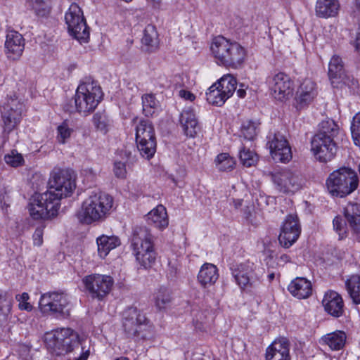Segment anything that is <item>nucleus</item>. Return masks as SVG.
Here are the masks:
<instances>
[{
    "instance_id": "1",
    "label": "nucleus",
    "mask_w": 360,
    "mask_h": 360,
    "mask_svg": "<svg viewBox=\"0 0 360 360\" xmlns=\"http://www.w3.org/2000/svg\"><path fill=\"white\" fill-rule=\"evenodd\" d=\"M210 51L218 65L233 69L240 68L247 58V51L243 46L222 36L212 39Z\"/></svg>"
},
{
    "instance_id": "2",
    "label": "nucleus",
    "mask_w": 360,
    "mask_h": 360,
    "mask_svg": "<svg viewBox=\"0 0 360 360\" xmlns=\"http://www.w3.org/2000/svg\"><path fill=\"white\" fill-rule=\"evenodd\" d=\"M103 93L98 82L89 77L78 86L75 96V106L65 105L63 108L70 113L77 112L86 116L96 108L103 98Z\"/></svg>"
},
{
    "instance_id": "3",
    "label": "nucleus",
    "mask_w": 360,
    "mask_h": 360,
    "mask_svg": "<svg viewBox=\"0 0 360 360\" xmlns=\"http://www.w3.org/2000/svg\"><path fill=\"white\" fill-rule=\"evenodd\" d=\"M114 204L111 195L103 192H93L77 212L78 219L84 224L103 221L110 215Z\"/></svg>"
},
{
    "instance_id": "4",
    "label": "nucleus",
    "mask_w": 360,
    "mask_h": 360,
    "mask_svg": "<svg viewBox=\"0 0 360 360\" xmlns=\"http://www.w3.org/2000/svg\"><path fill=\"white\" fill-rule=\"evenodd\" d=\"M339 130L338 125L332 120L321 122L319 133L311 142V150L319 161L327 162L335 157L337 147L334 138Z\"/></svg>"
},
{
    "instance_id": "5",
    "label": "nucleus",
    "mask_w": 360,
    "mask_h": 360,
    "mask_svg": "<svg viewBox=\"0 0 360 360\" xmlns=\"http://www.w3.org/2000/svg\"><path fill=\"white\" fill-rule=\"evenodd\" d=\"M131 245L136 260L141 267L148 269L154 265L157 253L154 248L153 236L146 226L134 227Z\"/></svg>"
},
{
    "instance_id": "6",
    "label": "nucleus",
    "mask_w": 360,
    "mask_h": 360,
    "mask_svg": "<svg viewBox=\"0 0 360 360\" xmlns=\"http://www.w3.org/2000/svg\"><path fill=\"white\" fill-rule=\"evenodd\" d=\"M358 184L356 173L350 168L342 167L329 175L326 180V188L333 196L342 198L354 192Z\"/></svg>"
},
{
    "instance_id": "7",
    "label": "nucleus",
    "mask_w": 360,
    "mask_h": 360,
    "mask_svg": "<svg viewBox=\"0 0 360 360\" xmlns=\"http://www.w3.org/2000/svg\"><path fill=\"white\" fill-rule=\"evenodd\" d=\"M24 110V103L15 95L6 97L1 108V126L3 142H6L8 140L9 135L17 129L21 122Z\"/></svg>"
},
{
    "instance_id": "8",
    "label": "nucleus",
    "mask_w": 360,
    "mask_h": 360,
    "mask_svg": "<svg viewBox=\"0 0 360 360\" xmlns=\"http://www.w3.org/2000/svg\"><path fill=\"white\" fill-rule=\"evenodd\" d=\"M49 189L43 193L42 200H53L55 205L60 204L63 198L69 196L75 188L70 173L68 170L54 171L49 181Z\"/></svg>"
},
{
    "instance_id": "9",
    "label": "nucleus",
    "mask_w": 360,
    "mask_h": 360,
    "mask_svg": "<svg viewBox=\"0 0 360 360\" xmlns=\"http://www.w3.org/2000/svg\"><path fill=\"white\" fill-rule=\"evenodd\" d=\"M48 349L56 355H64L78 347L79 340L77 334L70 328H60L45 335Z\"/></svg>"
},
{
    "instance_id": "10",
    "label": "nucleus",
    "mask_w": 360,
    "mask_h": 360,
    "mask_svg": "<svg viewBox=\"0 0 360 360\" xmlns=\"http://www.w3.org/2000/svg\"><path fill=\"white\" fill-rule=\"evenodd\" d=\"M39 307L41 313L58 318L70 316L71 304L67 294L63 292H48L41 295Z\"/></svg>"
},
{
    "instance_id": "11",
    "label": "nucleus",
    "mask_w": 360,
    "mask_h": 360,
    "mask_svg": "<svg viewBox=\"0 0 360 360\" xmlns=\"http://www.w3.org/2000/svg\"><path fill=\"white\" fill-rule=\"evenodd\" d=\"M136 143L140 155L147 159L152 158L157 148L156 137L152 123L141 120L136 127Z\"/></svg>"
},
{
    "instance_id": "12",
    "label": "nucleus",
    "mask_w": 360,
    "mask_h": 360,
    "mask_svg": "<svg viewBox=\"0 0 360 360\" xmlns=\"http://www.w3.org/2000/svg\"><path fill=\"white\" fill-rule=\"evenodd\" d=\"M231 274L240 288L247 292H255L259 285V277L256 273V265L249 261L233 265Z\"/></svg>"
},
{
    "instance_id": "13",
    "label": "nucleus",
    "mask_w": 360,
    "mask_h": 360,
    "mask_svg": "<svg viewBox=\"0 0 360 360\" xmlns=\"http://www.w3.org/2000/svg\"><path fill=\"white\" fill-rule=\"evenodd\" d=\"M270 176L276 188L283 193L300 190L305 182L299 172L286 168L276 169L270 173Z\"/></svg>"
},
{
    "instance_id": "14",
    "label": "nucleus",
    "mask_w": 360,
    "mask_h": 360,
    "mask_svg": "<svg viewBox=\"0 0 360 360\" xmlns=\"http://www.w3.org/2000/svg\"><path fill=\"white\" fill-rule=\"evenodd\" d=\"M65 23L70 34L77 40L87 42L89 38V28L84 18L83 12L76 4H72L65 15Z\"/></svg>"
},
{
    "instance_id": "15",
    "label": "nucleus",
    "mask_w": 360,
    "mask_h": 360,
    "mask_svg": "<svg viewBox=\"0 0 360 360\" xmlns=\"http://www.w3.org/2000/svg\"><path fill=\"white\" fill-rule=\"evenodd\" d=\"M82 283L92 298L103 300L111 291L114 279L108 275L92 274L84 276Z\"/></svg>"
},
{
    "instance_id": "16",
    "label": "nucleus",
    "mask_w": 360,
    "mask_h": 360,
    "mask_svg": "<svg viewBox=\"0 0 360 360\" xmlns=\"http://www.w3.org/2000/svg\"><path fill=\"white\" fill-rule=\"evenodd\" d=\"M148 324L145 315L136 307H131L122 313V327L129 338H144L141 333Z\"/></svg>"
},
{
    "instance_id": "17",
    "label": "nucleus",
    "mask_w": 360,
    "mask_h": 360,
    "mask_svg": "<svg viewBox=\"0 0 360 360\" xmlns=\"http://www.w3.org/2000/svg\"><path fill=\"white\" fill-rule=\"evenodd\" d=\"M266 82L271 96L277 101H285L293 93V82L283 72H278L268 77Z\"/></svg>"
},
{
    "instance_id": "18",
    "label": "nucleus",
    "mask_w": 360,
    "mask_h": 360,
    "mask_svg": "<svg viewBox=\"0 0 360 360\" xmlns=\"http://www.w3.org/2000/svg\"><path fill=\"white\" fill-rule=\"evenodd\" d=\"M267 146L270 150V154L276 162L282 163L289 162L292 153L285 137L280 132L270 133L267 136Z\"/></svg>"
},
{
    "instance_id": "19",
    "label": "nucleus",
    "mask_w": 360,
    "mask_h": 360,
    "mask_svg": "<svg viewBox=\"0 0 360 360\" xmlns=\"http://www.w3.org/2000/svg\"><path fill=\"white\" fill-rule=\"evenodd\" d=\"M43 193L34 198L28 206L31 217L34 219H49L57 215L60 204L55 205L53 200H42Z\"/></svg>"
},
{
    "instance_id": "20",
    "label": "nucleus",
    "mask_w": 360,
    "mask_h": 360,
    "mask_svg": "<svg viewBox=\"0 0 360 360\" xmlns=\"http://www.w3.org/2000/svg\"><path fill=\"white\" fill-rule=\"evenodd\" d=\"M301 233V226L297 215L289 214L286 217L278 236L281 246L288 248L298 239Z\"/></svg>"
},
{
    "instance_id": "21",
    "label": "nucleus",
    "mask_w": 360,
    "mask_h": 360,
    "mask_svg": "<svg viewBox=\"0 0 360 360\" xmlns=\"http://www.w3.org/2000/svg\"><path fill=\"white\" fill-rule=\"evenodd\" d=\"M316 84L310 79H305L298 86L295 96V106L297 109L309 105L317 96Z\"/></svg>"
},
{
    "instance_id": "22",
    "label": "nucleus",
    "mask_w": 360,
    "mask_h": 360,
    "mask_svg": "<svg viewBox=\"0 0 360 360\" xmlns=\"http://www.w3.org/2000/svg\"><path fill=\"white\" fill-rule=\"evenodd\" d=\"M25 49V39L19 32L11 30L7 32L5 53L8 58L16 60L22 56Z\"/></svg>"
},
{
    "instance_id": "23",
    "label": "nucleus",
    "mask_w": 360,
    "mask_h": 360,
    "mask_svg": "<svg viewBox=\"0 0 360 360\" xmlns=\"http://www.w3.org/2000/svg\"><path fill=\"white\" fill-rule=\"evenodd\" d=\"M266 360H290L289 341L285 338L274 340L266 349Z\"/></svg>"
},
{
    "instance_id": "24",
    "label": "nucleus",
    "mask_w": 360,
    "mask_h": 360,
    "mask_svg": "<svg viewBox=\"0 0 360 360\" xmlns=\"http://www.w3.org/2000/svg\"><path fill=\"white\" fill-rule=\"evenodd\" d=\"M326 311L335 317H340L343 313V300L336 292L330 290L326 292L322 300Z\"/></svg>"
},
{
    "instance_id": "25",
    "label": "nucleus",
    "mask_w": 360,
    "mask_h": 360,
    "mask_svg": "<svg viewBox=\"0 0 360 360\" xmlns=\"http://www.w3.org/2000/svg\"><path fill=\"white\" fill-rule=\"evenodd\" d=\"M180 123L185 134L189 137H194L200 127L195 112L191 108H186L180 115Z\"/></svg>"
},
{
    "instance_id": "26",
    "label": "nucleus",
    "mask_w": 360,
    "mask_h": 360,
    "mask_svg": "<svg viewBox=\"0 0 360 360\" xmlns=\"http://www.w3.org/2000/svg\"><path fill=\"white\" fill-rule=\"evenodd\" d=\"M290 294L298 299H306L312 293L311 282L303 277H297L288 287Z\"/></svg>"
},
{
    "instance_id": "27",
    "label": "nucleus",
    "mask_w": 360,
    "mask_h": 360,
    "mask_svg": "<svg viewBox=\"0 0 360 360\" xmlns=\"http://www.w3.org/2000/svg\"><path fill=\"white\" fill-rule=\"evenodd\" d=\"M149 224L162 230L168 226L169 219L167 210L162 205H158L146 215Z\"/></svg>"
},
{
    "instance_id": "28",
    "label": "nucleus",
    "mask_w": 360,
    "mask_h": 360,
    "mask_svg": "<svg viewBox=\"0 0 360 360\" xmlns=\"http://www.w3.org/2000/svg\"><path fill=\"white\" fill-rule=\"evenodd\" d=\"M340 7L338 0H317L315 7L316 15L323 18L335 17L338 15Z\"/></svg>"
},
{
    "instance_id": "29",
    "label": "nucleus",
    "mask_w": 360,
    "mask_h": 360,
    "mask_svg": "<svg viewBox=\"0 0 360 360\" xmlns=\"http://www.w3.org/2000/svg\"><path fill=\"white\" fill-rule=\"evenodd\" d=\"M328 75L333 85L335 83H346L343 63L338 56L335 55L331 58L328 65Z\"/></svg>"
},
{
    "instance_id": "30",
    "label": "nucleus",
    "mask_w": 360,
    "mask_h": 360,
    "mask_svg": "<svg viewBox=\"0 0 360 360\" xmlns=\"http://www.w3.org/2000/svg\"><path fill=\"white\" fill-rule=\"evenodd\" d=\"M218 278L219 274L217 266L210 263L204 264L198 275V281L204 288L215 283Z\"/></svg>"
},
{
    "instance_id": "31",
    "label": "nucleus",
    "mask_w": 360,
    "mask_h": 360,
    "mask_svg": "<svg viewBox=\"0 0 360 360\" xmlns=\"http://www.w3.org/2000/svg\"><path fill=\"white\" fill-rule=\"evenodd\" d=\"M98 254L101 258H105L108 253L120 245V240L115 236L102 235L97 238Z\"/></svg>"
},
{
    "instance_id": "32",
    "label": "nucleus",
    "mask_w": 360,
    "mask_h": 360,
    "mask_svg": "<svg viewBox=\"0 0 360 360\" xmlns=\"http://www.w3.org/2000/svg\"><path fill=\"white\" fill-rule=\"evenodd\" d=\"M345 217L350 226L355 231H360V205L349 202L345 208Z\"/></svg>"
},
{
    "instance_id": "33",
    "label": "nucleus",
    "mask_w": 360,
    "mask_h": 360,
    "mask_svg": "<svg viewBox=\"0 0 360 360\" xmlns=\"http://www.w3.org/2000/svg\"><path fill=\"white\" fill-rule=\"evenodd\" d=\"M214 84L224 93L225 97L229 99L236 89L237 81L233 75L228 74L224 75Z\"/></svg>"
},
{
    "instance_id": "34",
    "label": "nucleus",
    "mask_w": 360,
    "mask_h": 360,
    "mask_svg": "<svg viewBox=\"0 0 360 360\" xmlns=\"http://www.w3.org/2000/svg\"><path fill=\"white\" fill-rule=\"evenodd\" d=\"M346 339V334L341 330L328 333L323 337V341L332 350H340L342 349L345 345Z\"/></svg>"
},
{
    "instance_id": "35",
    "label": "nucleus",
    "mask_w": 360,
    "mask_h": 360,
    "mask_svg": "<svg viewBox=\"0 0 360 360\" xmlns=\"http://www.w3.org/2000/svg\"><path fill=\"white\" fill-rule=\"evenodd\" d=\"M13 301L12 294L0 290V322L6 321L11 314Z\"/></svg>"
},
{
    "instance_id": "36",
    "label": "nucleus",
    "mask_w": 360,
    "mask_h": 360,
    "mask_svg": "<svg viewBox=\"0 0 360 360\" xmlns=\"http://www.w3.org/2000/svg\"><path fill=\"white\" fill-rule=\"evenodd\" d=\"M259 125L260 123L256 120L244 121L240 127V136L248 141L254 140L259 131Z\"/></svg>"
},
{
    "instance_id": "37",
    "label": "nucleus",
    "mask_w": 360,
    "mask_h": 360,
    "mask_svg": "<svg viewBox=\"0 0 360 360\" xmlns=\"http://www.w3.org/2000/svg\"><path fill=\"white\" fill-rule=\"evenodd\" d=\"M346 288L351 298L355 304H360V276H352L347 280Z\"/></svg>"
},
{
    "instance_id": "38",
    "label": "nucleus",
    "mask_w": 360,
    "mask_h": 360,
    "mask_svg": "<svg viewBox=\"0 0 360 360\" xmlns=\"http://www.w3.org/2000/svg\"><path fill=\"white\" fill-rule=\"evenodd\" d=\"M143 112L146 117L153 116L159 108V102L153 94H146L142 96Z\"/></svg>"
},
{
    "instance_id": "39",
    "label": "nucleus",
    "mask_w": 360,
    "mask_h": 360,
    "mask_svg": "<svg viewBox=\"0 0 360 360\" xmlns=\"http://www.w3.org/2000/svg\"><path fill=\"white\" fill-rule=\"evenodd\" d=\"M30 6L39 17L47 16L51 9V0H30Z\"/></svg>"
},
{
    "instance_id": "40",
    "label": "nucleus",
    "mask_w": 360,
    "mask_h": 360,
    "mask_svg": "<svg viewBox=\"0 0 360 360\" xmlns=\"http://www.w3.org/2000/svg\"><path fill=\"white\" fill-rule=\"evenodd\" d=\"M206 98L209 103L217 106L223 105L227 100L224 93H222L214 84L208 89L206 92Z\"/></svg>"
},
{
    "instance_id": "41",
    "label": "nucleus",
    "mask_w": 360,
    "mask_h": 360,
    "mask_svg": "<svg viewBox=\"0 0 360 360\" xmlns=\"http://www.w3.org/2000/svg\"><path fill=\"white\" fill-rule=\"evenodd\" d=\"M141 41L143 44L148 46V50L157 46L158 33L154 26L148 25L146 27Z\"/></svg>"
},
{
    "instance_id": "42",
    "label": "nucleus",
    "mask_w": 360,
    "mask_h": 360,
    "mask_svg": "<svg viewBox=\"0 0 360 360\" xmlns=\"http://www.w3.org/2000/svg\"><path fill=\"white\" fill-rule=\"evenodd\" d=\"M171 302L170 290L166 287H160L155 295V302L159 309H165Z\"/></svg>"
},
{
    "instance_id": "43",
    "label": "nucleus",
    "mask_w": 360,
    "mask_h": 360,
    "mask_svg": "<svg viewBox=\"0 0 360 360\" xmlns=\"http://www.w3.org/2000/svg\"><path fill=\"white\" fill-rule=\"evenodd\" d=\"M239 159L243 166L249 167L255 165L257 155L254 151L243 147L239 151Z\"/></svg>"
},
{
    "instance_id": "44",
    "label": "nucleus",
    "mask_w": 360,
    "mask_h": 360,
    "mask_svg": "<svg viewBox=\"0 0 360 360\" xmlns=\"http://www.w3.org/2000/svg\"><path fill=\"white\" fill-rule=\"evenodd\" d=\"M215 161L218 169L223 172L231 171L235 165V161L227 153L218 155Z\"/></svg>"
},
{
    "instance_id": "45",
    "label": "nucleus",
    "mask_w": 360,
    "mask_h": 360,
    "mask_svg": "<svg viewBox=\"0 0 360 360\" xmlns=\"http://www.w3.org/2000/svg\"><path fill=\"white\" fill-rule=\"evenodd\" d=\"M93 122L98 130L106 133L109 127V119L105 112H98L93 117Z\"/></svg>"
},
{
    "instance_id": "46",
    "label": "nucleus",
    "mask_w": 360,
    "mask_h": 360,
    "mask_svg": "<svg viewBox=\"0 0 360 360\" xmlns=\"http://www.w3.org/2000/svg\"><path fill=\"white\" fill-rule=\"evenodd\" d=\"M333 229L339 235V239L341 240L347 236V224L345 220L341 217H335L333 221Z\"/></svg>"
},
{
    "instance_id": "47",
    "label": "nucleus",
    "mask_w": 360,
    "mask_h": 360,
    "mask_svg": "<svg viewBox=\"0 0 360 360\" xmlns=\"http://www.w3.org/2000/svg\"><path fill=\"white\" fill-rule=\"evenodd\" d=\"M351 131L354 143L360 146V112L356 113L353 117Z\"/></svg>"
},
{
    "instance_id": "48",
    "label": "nucleus",
    "mask_w": 360,
    "mask_h": 360,
    "mask_svg": "<svg viewBox=\"0 0 360 360\" xmlns=\"http://www.w3.org/2000/svg\"><path fill=\"white\" fill-rule=\"evenodd\" d=\"M4 160L8 165L16 167L21 165L24 160L21 154L13 150L5 155Z\"/></svg>"
},
{
    "instance_id": "49",
    "label": "nucleus",
    "mask_w": 360,
    "mask_h": 360,
    "mask_svg": "<svg viewBox=\"0 0 360 360\" xmlns=\"http://www.w3.org/2000/svg\"><path fill=\"white\" fill-rule=\"evenodd\" d=\"M58 136L57 139L58 141L61 143H64L66 139H69L72 129L70 128L67 124V122H64L60 125L58 127Z\"/></svg>"
},
{
    "instance_id": "50",
    "label": "nucleus",
    "mask_w": 360,
    "mask_h": 360,
    "mask_svg": "<svg viewBox=\"0 0 360 360\" xmlns=\"http://www.w3.org/2000/svg\"><path fill=\"white\" fill-rule=\"evenodd\" d=\"M15 299L19 302L18 307L20 310L32 311V306L27 302L30 299L28 293L23 292L21 295H17Z\"/></svg>"
},
{
    "instance_id": "51",
    "label": "nucleus",
    "mask_w": 360,
    "mask_h": 360,
    "mask_svg": "<svg viewBox=\"0 0 360 360\" xmlns=\"http://www.w3.org/2000/svg\"><path fill=\"white\" fill-rule=\"evenodd\" d=\"M114 173L116 176L123 178L126 174L125 164L122 162H115L114 164Z\"/></svg>"
},
{
    "instance_id": "52",
    "label": "nucleus",
    "mask_w": 360,
    "mask_h": 360,
    "mask_svg": "<svg viewBox=\"0 0 360 360\" xmlns=\"http://www.w3.org/2000/svg\"><path fill=\"white\" fill-rule=\"evenodd\" d=\"M43 233L44 228L39 226L36 229L33 234L34 244L37 246H40L43 243Z\"/></svg>"
},
{
    "instance_id": "53",
    "label": "nucleus",
    "mask_w": 360,
    "mask_h": 360,
    "mask_svg": "<svg viewBox=\"0 0 360 360\" xmlns=\"http://www.w3.org/2000/svg\"><path fill=\"white\" fill-rule=\"evenodd\" d=\"M179 96L181 98L190 101H193L195 98V96L191 92L185 89H181L179 91Z\"/></svg>"
},
{
    "instance_id": "54",
    "label": "nucleus",
    "mask_w": 360,
    "mask_h": 360,
    "mask_svg": "<svg viewBox=\"0 0 360 360\" xmlns=\"http://www.w3.org/2000/svg\"><path fill=\"white\" fill-rule=\"evenodd\" d=\"M355 49L356 50L360 53V26L359 28V32L357 34L356 40H355Z\"/></svg>"
},
{
    "instance_id": "55",
    "label": "nucleus",
    "mask_w": 360,
    "mask_h": 360,
    "mask_svg": "<svg viewBox=\"0 0 360 360\" xmlns=\"http://www.w3.org/2000/svg\"><path fill=\"white\" fill-rule=\"evenodd\" d=\"M89 355V352L87 350L85 352H82L80 356L75 360H87L88 356Z\"/></svg>"
},
{
    "instance_id": "56",
    "label": "nucleus",
    "mask_w": 360,
    "mask_h": 360,
    "mask_svg": "<svg viewBox=\"0 0 360 360\" xmlns=\"http://www.w3.org/2000/svg\"><path fill=\"white\" fill-rule=\"evenodd\" d=\"M232 201H233L235 208H236V209L239 208L242 205V203H243V200H240V199H237V200L233 199Z\"/></svg>"
},
{
    "instance_id": "57",
    "label": "nucleus",
    "mask_w": 360,
    "mask_h": 360,
    "mask_svg": "<svg viewBox=\"0 0 360 360\" xmlns=\"http://www.w3.org/2000/svg\"><path fill=\"white\" fill-rule=\"evenodd\" d=\"M236 93H237L238 96L241 98H244L246 95L245 90L243 89H238Z\"/></svg>"
},
{
    "instance_id": "58",
    "label": "nucleus",
    "mask_w": 360,
    "mask_h": 360,
    "mask_svg": "<svg viewBox=\"0 0 360 360\" xmlns=\"http://www.w3.org/2000/svg\"><path fill=\"white\" fill-rule=\"evenodd\" d=\"M148 3L150 4L153 6H156L160 4L162 0H146Z\"/></svg>"
},
{
    "instance_id": "59",
    "label": "nucleus",
    "mask_w": 360,
    "mask_h": 360,
    "mask_svg": "<svg viewBox=\"0 0 360 360\" xmlns=\"http://www.w3.org/2000/svg\"><path fill=\"white\" fill-rule=\"evenodd\" d=\"M269 278L270 281L273 280L274 278V274H271L269 275Z\"/></svg>"
},
{
    "instance_id": "60",
    "label": "nucleus",
    "mask_w": 360,
    "mask_h": 360,
    "mask_svg": "<svg viewBox=\"0 0 360 360\" xmlns=\"http://www.w3.org/2000/svg\"><path fill=\"white\" fill-rule=\"evenodd\" d=\"M115 360H129L127 357H120Z\"/></svg>"
},
{
    "instance_id": "61",
    "label": "nucleus",
    "mask_w": 360,
    "mask_h": 360,
    "mask_svg": "<svg viewBox=\"0 0 360 360\" xmlns=\"http://www.w3.org/2000/svg\"><path fill=\"white\" fill-rule=\"evenodd\" d=\"M356 4L357 6L360 7V0H356Z\"/></svg>"
}]
</instances>
